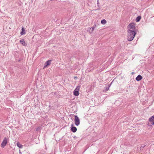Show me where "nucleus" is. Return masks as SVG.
I'll return each instance as SVG.
<instances>
[{
    "instance_id": "nucleus-1",
    "label": "nucleus",
    "mask_w": 154,
    "mask_h": 154,
    "mask_svg": "<svg viewBox=\"0 0 154 154\" xmlns=\"http://www.w3.org/2000/svg\"><path fill=\"white\" fill-rule=\"evenodd\" d=\"M128 32H136V25L134 23H131L128 26Z\"/></svg>"
},
{
    "instance_id": "nucleus-2",
    "label": "nucleus",
    "mask_w": 154,
    "mask_h": 154,
    "mask_svg": "<svg viewBox=\"0 0 154 154\" xmlns=\"http://www.w3.org/2000/svg\"><path fill=\"white\" fill-rule=\"evenodd\" d=\"M128 37H127V39L129 41H132L135 35H136V32H128Z\"/></svg>"
},
{
    "instance_id": "nucleus-3",
    "label": "nucleus",
    "mask_w": 154,
    "mask_h": 154,
    "mask_svg": "<svg viewBox=\"0 0 154 154\" xmlns=\"http://www.w3.org/2000/svg\"><path fill=\"white\" fill-rule=\"evenodd\" d=\"M147 125L148 126L151 127L154 125V115L149 119Z\"/></svg>"
},
{
    "instance_id": "nucleus-4",
    "label": "nucleus",
    "mask_w": 154,
    "mask_h": 154,
    "mask_svg": "<svg viewBox=\"0 0 154 154\" xmlns=\"http://www.w3.org/2000/svg\"><path fill=\"white\" fill-rule=\"evenodd\" d=\"M8 139V138H7V137H6L4 138V139L3 140L1 144V147H2L4 148L5 147V146L6 145Z\"/></svg>"
},
{
    "instance_id": "nucleus-5",
    "label": "nucleus",
    "mask_w": 154,
    "mask_h": 154,
    "mask_svg": "<svg viewBox=\"0 0 154 154\" xmlns=\"http://www.w3.org/2000/svg\"><path fill=\"white\" fill-rule=\"evenodd\" d=\"M75 123L76 126L79 125L80 124V120L77 116H75Z\"/></svg>"
},
{
    "instance_id": "nucleus-6",
    "label": "nucleus",
    "mask_w": 154,
    "mask_h": 154,
    "mask_svg": "<svg viewBox=\"0 0 154 154\" xmlns=\"http://www.w3.org/2000/svg\"><path fill=\"white\" fill-rule=\"evenodd\" d=\"M51 60H48L44 64V67H46L48 66H49V65H50V64H51Z\"/></svg>"
},
{
    "instance_id": "nucleus-7",
    "label": "nucleus",
    "mask_w": 154,
    "mask_h": 154,
    "mask_svg": "<svg viewBox=\"0 0 154 154\" xmlns=\"http://www.w3.org/2000/svg\"><path fill=\"white\" fill-rule=\"evenodd\" d=\"M71 131L74 133L76 132L77 131L76 128L73 126V124L71 125Z\"/></svg>"
},
{
    "instance_id": "nucleus-8",
    "label": "nucleus",
    "mask_w": 154,
    "mask_h": 154,
    "mask_svg": "<svg viewBox=\"0 0 154 154\" xmlns=\"http://www.w3.org/2000/svg\"><path fill=\"white\" fill-rule=\"evenodd\" d=\"M20 42L23 46H25L26 45V44L25 41V40L23 39L20 40Z\"/></svg>"
},
{
    "instance_id": "nucleus-9",
    "label": "nucleus",
    "mask_w": 154,
    "mask_h": 154,
    "mask_svg": "<svg viewBox=\"0 0 154 154\" xmlns=\"http://www.w3.org/2000/svg\"><path fill=\"white\" fill-rule=\"evenodd\" d=\"M142 78V76L140 75H138L136 78V79L137 81H140Z\"/></svg>"
},
{
    "instance_id": "nucleus-10",
    "label": "nucleus",
    "mask_w": 154,
    "mask_h": 154,
    "mask_svg": "<svg viewBox=\"0 0 154 154\" xmlns=\"http://www.w3.org/2000/svg\"><path fill=\"white\" fill-rule=\"evenodd\" d=\"M20 34L22 35L25 34V30L24 28L23 27H22V31L20 32Z\"/></svg>"
},
{
    "instance_id": "nucleus-11",
    "label": "nucleus",
    "mask_w": 154,
    "mask_h": 154,
    "mask_svg": "<svg viewBox=\"0 0 154 154\" xmlns=\"http://www.w3.org/2000/svg\"><path fill=\"white\" fill-rule=\"evenodd\" d=\"M73 93L74 95L76 96H77L79 95V92L78 91H75V90H74V91L73 92Z\"/></svg>"
},
{
    "instance_id": "nucleus-12",
    "label": "nucleus",
    "mask_w": 154,
    "mask_h": 154,
    "mask_svg": "<svg viewBox=\"0 0 154 154\" xmlns=\"http://www.w3.org/2000/svg\"><path fill=\"white\" fill-rule=\"evenodd\" d=\"M17 146L20 148H22L23 147V146L19 142L17 143Z\"/></svg>"
},
{
    "instance_id": "nucleus-13",
    "label": "nucleus",
    "mask_w": 154,
    "mask_h": 154,
    "mask_svg": "<svg viewBox=\"0 0 154 154\" xmlns=\"http://www.w3.org/2000/svg\"><path fill=\"white\" fill-rule=\"evenodd\" d=\"M80 88V86L78 85V86H77L76 87V88L75 89V90L76 91H78L79 92V91Z\"/></svg>"
},
{
    "instance_id": "nucleus-14",
    "label": "nucleus",
    "mask_w": 154,
    "mask_h": 154,
    "mask_svg": "<svg viewBox=\"0 0 154 154\" xmlns=\"http://www.w3.org/2000/svg\"><path fill=\"white\" fill-rule=\"evenodd\" d=\"M110 85H107L108 86L106 87L105 88H104L105 90H104V91H107L109 89V88L110 87Z\"/></svg>"
},
{
    "instance_id": "nucleus-15",
    "label": "nucleus",
    "mask_w": 154,
    "mask_h": 154,
    "mask_svg": "<svg viewBox=\"0 0 154 154\" xmlns=\"http://www.w3.org/2000/svg\"><path fill=\"white\" fill-rule=\"evenodd\" d=\"M106 23V20H104V19H103V20H102L101 21V23L102 24H105Z\"/></svg>"
},
{
    "instance_id": "nucleus-16",
    "label": "nucleus",
    "mask_w": 154,
    "mask_h": 154,
    "mask_svg": "<svg viewBox=\"0 0 154 154\" xmlns=\"http://www.w3.org/2000/svg\"><path fill=\"white\" fill-rule=\"evenodd\" d=\"M41 126L38 127L36 129V131H38L40 130H41Z\"/></svg>"
},
{
    "instance_id": "nucleus-17",
    "label": "nucleus",
    "mask_w": 154,
    "mask_h": 154,
    "mask_svg": "<svg viewBox=\"0 0 154 154\" xmlns=\"http://www.w3.org/2000/svg\"><path fill=\"white\" fill-rule=\"evenodd\" d=\"M95 27H96V25H94L93 27H91V30L92 32L94 31Z\"/></svg>"
},
{
    "instance_id": "nucleus-18",
    "label": "nucleus",
    "mask_w": 154,
    "mask_h": 154,
    "mask_svg": "<svg viewBox=\"0 0 154 154\" xmlns=\"http://www.w3.org/2000/svg\"><path fill=\"white\" fill-rule=\"evenodd\" d=\"M87 31L90 33L92 32L91 28H89L88 29Z\"/></svg>"
},
{
    "instance_id": "nucleus-19",
    "label": "nucleus",
    "mask_w": 154,
    "mask_h": 154,
    "mask_svg": "<svg viewBox=\"0 0 154 154\" xmlns=\"http://www.w3.org/2000/svg\"><path fill=\"white\" fill-rule=\"evenodd\" d=\"M140 17L139 16L138 17L136 18V21L137 22H138L140 21Z\"/></svg>"
},
{
    "instance_id": "nucleus-20",
    "label": "nucleus",
    "mask_w": 154,
    "mask_h": 154,
    "mask_svg": "<svg viewBox=\"0 0 154 154\" xmlns=\"http://www.w3.org/2000/svg\"><path fill=\"white\" fill-rule=\"evenodd\" d=\"M146 146V145L145 144L142 145L140 147V149H143L144 147Z\"/></svg>"
},
{
    "instance_id": "nucleus-21",
    "label": "nucleus",
    "mask_w": 154,
    "mask_h": 154,
    "mask_svg": "<svg viewBox=\"0 0 154 154\" xmlns=\"http://www.w3.org/2000/svg\"><path fill=\"white\" fill-rule=\"evenodd\" d=\"M99 2H98V0H97V5H99Z\"/></svg>"
},
{
    "instance_id": "nucleus-22",
    "label": "nucleus",
    "mask_w": 154,
    "mask_h": 154,
    "mask_svg": "<svg viewBox=\"0 0 154 154\" xmlns=\"http://www.w3.org/2000/svg\"><path fill=\"white\" fill-rule=\"evenodd\" d=\"M20 154L21 153V152H20Z\"/></svg>"
},
{
    "instance_id": "nucleus-23",
    "label": "nucleus",
    "mask_w": 154,
    "mask_h": 154,
    "mask_svg": "<svg viewBox=\"0 0 154 154\" xmlns=\"http://www.w3.org/2000/svg\"><path fill=\"white\" fill-rule=\"evenodd\" d=\"M140 62H142L143 61L142 60H140Z\"/></svg>"
},
{
    "instance_id": "nucleus-24",
    "label": "nucleus",
    "mask_w": 154,
    "mask_h": 154,
    "mask_svg": "<svg viewBox=\"0 0 154 154\" xmlns=\"http://www.w3.org/2000/svg\"><path fill=\"white\" fill-rule=\"evenodd\" d=\"M88 70V69H87L86 70V71H87Z\"/></svg>"
},
{
    "instance_id": "nucleus-25",
    "label": "nucleus",
    "mask_w": 154,
    "mask_h": 154,
    "mask_svg": "<svg viewBox=\"0 0 154 154\" xmlns=\"http://www.w3.org/2000/svg\"><path fill=\"white\" fill-rule=\"evenodd\" d=\"M76 77H75V78H76Z\"/></svg>"
},
{
    "instance_id": "nucleus-26",
    "label": "nucleus",
    "mask_w": 154,
    "mask_h": 154,
    "mask_svg": "<svg viewBox=\"0 0 154 154\" xmlns=\"http://www.w3.org/2000/svg\"><path fill=\"white\" fill-rule=\"evenodd\" d=\"M53 0H51V1H52Z\"/></svg>"
}]
</instances>
